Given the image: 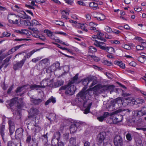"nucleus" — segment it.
Listing matches in <instances>:
<instances>
[{
  "instance_id": "nucleus-1",
  "label": "nucleus",
  "mask_w": 146,
  "mask_h": 146,
  "mask_svg": "<svg viewBox=\"0 0 146 146\" xmlns=\"http://www.w3.org/2000/svg\"><path fill=\"white\" fill-rule=\"evenodd\" d=\"M97 82L96 80H93L90 89L86 90V88L84 87L77 95V98L76 100L77 102V104L80 106L84 108V113L85 114H87L89 112L90 109L92 104V103L90 102L88 100L89 96L94 94L95 92L102 88V86L100 84L97 85L93 88H91Z\"/></svg>"
},
{
  "instance_id": "nucleus-2",
  "label": "nucleus",
  "mask_w": 146,
  "mask_h": 146,
  "mask_svg": "<svg viewBox=\"0 0 146 146\" xmlns=\"http://www.w3.org/2000/svg\"><path fill=\"white\" fill-rule=\"evenodd\" d=\"M12 9L14 11L19 12L18 15H16V18H14L13 22L11 24L26 26H29L31 23L29 21L31 19L30 17L27 15L23 11H21V8L17 5H13L12 6Z\"/></svg>"
},
{
  "instance_id": "nucleus-3",
  "label": "nucleus",
  "mask_w": 146,
  "mask_h": 146,
  "mask_svg": "<svg viewBox=\"0 0 146 146\" xmlns=\"http://www.w3.org/2000/svg\"><path fill=\"white\" fill-rule=\"evenodd\" d=\"M105 132L100 133L97 137V144L99 146H106L109 143V139L106 137Z\"/></svg>"
},
{
  "instance_id": "nucleus-4",
  "label": "nucleus",
  "mask_w": 146,
  "mask_h": 146,
  "mask_svg": "<svg viewBox=\"0 0 146 146\" xmlns=\"http://www.w3.org/2000/svg\"><path fill=\"white\" fill-rule=\"evenodd\" d=\"M75 87L72 84L69 83L68 84L61 87L60 90H64L66 94L69 95H73L75 92Z\"/></svg>"
},
{
  "instance_id": "nucleus-5",
  "label": "nucleus",
  "mask_w": 146,
  "mask_h": 146,
  "mask_svg": "<svg viewBox=\"0 0 146 146\" xmlns=\"http://www.w3.org/2000/svg\"><path fill=\"white\" fill-rule=\"evenodd\" d=\"M69 21L74 27L77 28L81 29L86 32L88 31L87 27L88 25L86 23H80L72 19L69 20Z\"/></svg>"
},
{
  "instance_id": "nucleus-6",
  "label": "nucleus",
  "mask_w": 146,
  "mask_h": 146,
  "mask_svg": "<svg viewBox=\"0 0 146 146\" xmlns=\"http://www.w3.org/2000/svg\"><path fill=\"white\" fill-rule=\"evenodd\" d=\"M44 33H46L47 35L50 37L51 39L54 40V41L57 42L65 45L67 46L69 45V44L67 42H65L60 40L59 38H55L54 35H53L52 32L48 30H45L44 31Z\"/></svg>"
},
{
  "instance_id": "nucleus-7",
  "label": "nucleus",
  "mask_w": 146,
  "mask_h": 146,
  "mask_svg": "<svg viewBox=\"0 0 146 146\" xmlns=\"http://www.w3.org/2000/svg\"><path fill=\"white\" fill-rule=\"evenodd\" d=\"M51 81L49 79H45L42 80L40 84L41 86L34 84L31 86V88L32 89H35L38 90L41 88H44L45 86L48 85V84L50 83Z\"/></svg>"
},
{
  "instance_id": "nucleus-8",
  "label": "nucleus",
  "mask_w": 146,
  "mask_h": 146,
  "mask_svg": "<svg viewBox=\"0 0 146 146\" xmlns=\"http://www.w3.org/2000/svg\"><path fill=\"white\" fill-rule=\"evenodd\" d=\"M113 143L115 146H123L122 139L119 135H117L115 136L113 140Z\"/></svg>"
},
{
  "instance_id": "nucleus-9",
  "label": "nucleus",
  "mask_w": 146,
  "mask_h": 146,
  "mask_svg": "<svg viewBox=\"0 0 146 146\" xmlns=\"http://www.w3.org/2000/svg\"><path fill=\"white\" fill-rule=\"evenodd\" d=\"M10 103L9 105L10 106H13L14 104L16 103H18L19 105H18V107L19 109L21 108L22 104H23V99L21 98H19V100H17V98H15L11 100Z\"/></svg>"
},
{
  "instance_id": "nucleus-10",
  "label": "nucleus",
  "mask_w": 146,
  "mask_h": 146,
  "mask_svg": "<svg viewBox=\"0 0 146 146\" xmlns=\"http://www.w3.org/2000/svg\"><path fill=\"white\" fill-rule=\"evenodd\" d=\"M60 134L59 132H56L54 134V138H53L52 141V145H55L56 143H54V141H56V143L58 142L60 137Z\"/></svg>"
},
{
  "instance_id": "nucleus-11",
  "label": "nucleus",
  "mask_w": 146,
  "mask_h": 146,
  "mask_svg": "<svg viewBox=\"0 0 146 146\" xmlns=\"http://www.w3.org/2000/svg\"><path fill=\"white\" fill-rule=\"evenodd\" d=\"M23 136V131L21 128L17 129L15 132V137L16 139L21 138Z\"/></svg>"
},
{
  "instance_id": "nucleus-12",
  "label": "nucleus",
  "mask_w": 146,
  "mask_h": 146,
  "mask_svg": "<svg viewBox=\"0 0 146 146\" xmlns=\"http://www.w3.org/2000/svg\"><path fill=\"white\" fill-rule=\"evenodd\" d=\"M119 98H118L116 99V100H113V101H111L112 105L109 106V110L111 111V110H113V109H115L113 108L114 107L115 104L122 102L121 100H119Z\"/></svg>"
},
{
  "instance_id": "nucleus-13",
  "label": "nucleus",
  "mask_w": 146,
  "mask_h": 146,
  "mask_svg": "<svg viewBox=\"0 0 146 146\" xmlns=\"http://www.w3.org/2000/svg\"><path fill=\"white\" fill-rule=\"evenodd\" d=\"M94 44L96 46L99 47L102 49L105 50L107 46H105V44L104 42L98 41H96Z\"/></svg>"
},
{
  "instance_id": "nucleus-14",
  "label": "nucleus",
  "mask_w": 146,
  "mask_h": 146,
  "mask_svg": "<svg viewBox=\"0 0 146 146\" xmlns=\"http://www.w3.org/2000/svg\"><path fill=\"white\" fill-rule=\"evenodd\" d=\"M25 61V60H23L20 62H18L15 64L13 67L14 69L15 70H17L19 68H21L23 65Z\"/></svg>"
},
{
  "instance_id": "nucleus-15",
  "label": "nucleus",
  "mask_w": 146,
  "mask_h": 146,
  "mask_svg": "<svg viewBox=\"0 0 146 146\" xmlns=\"http://www.w3.org/2000/svg\"><path fill=\"white\" fill-rule=\"evenodd\" d=\"M97 24L93 22H91L90 23L88 24L89 28L90 30H94L95 32L98 31V30L96 29V27L97 26Z\"/></svg>"
},
{
  "instance_id": "nucleus-16",
  "label": "nucleus",
  "mask_w": 146,
  "mask_h": 146,
  "mask_svg": "<svg viewBox=\"0 0 146 146\" xmlns=\"http://www.w3.org/2000/svg\"><path fill=\"white\" fill-rule=\"evenodd\" d=\"M69 11L68 10H63L62 12V18H63L65 19H68V17L69 15Z\"/></svg>"
},
{
  "instance_id": "nucleus-17",
  "label": "nucleus",
  "mask_w": 146,
  "mask_h": 146,
  "mask_svg": "<svg viewBox=\"0 0 146 146\" xmlns=\"http://www.w3.org/2000/svg\"><path fill=\"white\" fill-rule=\"evenodd\" d=\"M95 32L97 33L96 34L97 36V39L104 41V42L106 41V40L104 38V34L103 33H101L98 30L97 32L96 31Z\"/></svg>"
},
{
  "instance_id": "nucleus-18",
  "label": "nucleus",
  "mask_w": 146,
  "mask_h": 146,
  "mask_svg": "<svg viewBox=\"0 0 146 146\" xmlns=\"http://www.w3.org/2000/svg\"><path fill=\"white\" fill-rule=\"evenodd\" d=\"M16 18V15L13 13H10L8 14L7 17V19L8 20V22L11 23H12L13 20L14 18Z\"/></svg>"
},
{
  "instance_id": "nucleus-19",
  "label": "nucleus",
  "mask_w": 146,
  "mask_h": 146,
  "mask_svg": "<svg viewBox=\"0 0 146 146\" xmlns=\"http://www.w3.org/2000/svg\"><path fill=\"white\" fill-rule=\"evenodd\" d=\"M9 124L10 135H11L13 133L15 130V127L13 123L11 120L9 121Z\"/></svg>"
},
{
  "instance_id": "nucleus-20",
  "label": "nucleus",
  "mask_w": 146,
  "mask_h": 146,
  "mask_svg": "<svg viewBox=\"0 0 146 146\" xmlns=\"http://www.w3.org/2000/svg\"><path fill=\"white\" fill-rule=\"evenodd\" d=\"M60 66V63L58 62H57L53 64L50 67L52 72H53L58 69Z\"/></svg>"
},
{
  "instance_id": "nucleus-21",
  "label": "nucleus",
  "mask_w": 146,
  "mask_h": 146,
  "mask_svg": "<svg viewBox=\"0 0 146 146\" xmlns=\"http://www.w3.org/2000/svg\"><path fill=\"white\" fill-rule=\"evenodd\" d=\"M32 30L33 33L31 32V34H32L33 36L37 38L39 36V32L36 29L33 28Z\"/></svg>"
},
{
  "instance_id": "nucleus-22",
  "label": "nucleus",
  "mask_w": 146,
  "mask_h": 146,
  "mask_svg": "<svg viewBox=\"0 0 146 146\" xmlns=\"http://www.w3.org/2000/svg\"><path fill=\"white\" fill-rule=\"evenodd\" d=\"M76 139L72 137L70 138L68 146H75L76 145Z\"/></svg>"
},
{
  "instance_id": "nucleus-23",
  "label": "nucleus",
  "mask_w": 146,
  "mask_h": 146,
  "mask_svg": "<svg viewBox=\"0 0 146 146\" xmlns=\"http://www.w3.org/2000/svg\"><path fill=\"white\" fill-rule=\"evenodd\" d=\"M144 100L141 98H137L135 99V101H134V104L137 105L139 104H142L144 102Z\"/></svg>"
},
{
  "instance_id": "nucleus-24",
  "label": "nucleus",
  "mask_w": 146,
  "mask_h": 146,
  "mask_svg": "<svg viewBox=\"0 0 146 146\" xmlns=\"http://www.w3.org/2000/svg\"><path fill=\"white\" fill-rule=\"evenodd\" d=\"M128 59H130L132 61L131 62L129 63V66L132 67H135L136 65V63L133 61L134 60V59L133 58V57L128 55Z\"/></svg>"
},
{
  "instance_id": "nucleus-25",
  "label": "nucleus",
  "mask_w": 146,
  "mask_h": 146,
  "mask_svg": "<svg viewBox=\"0 0 146 146\" xmlns=\"http://www.w3.org/2000/svg\"><path fill=\"white\" fill-rule=\"evenodd\" d=\"M77 129V127L75 124L72 125L70 128V133H75Z\"/></svg>"
},
{
  "instance_id": "nucleus-26",
  "label": "nucleus",
  "mask_w": 146,
  "mask_h": 146,
  "mask_svg": "<svg viewBox=\"0 0 146 146\" xmlns=\"http://www.w3.org/2000/svg\"><path fill=\"white\" fill-rule=\"evenodd\" d=\"M134 101H135V99L132 97H128V105L132 106L135 105Z\"/></svg>"
},
{
  "instance_id": "nucleus-27",
  "label": "nucleus",
  "mask_w": 146,
  "mask_h": 146,
  "mask_svg": "<svg viewBox=\"0 0 146 146\" xmlns=\"http://www.w3.org/2000/svg\"><path fill=\"white\" fill-rule=\"evenodd\" d=\"M114 63L119 66L121 68H125V65L122 62L119 61H115L114 62Z\"/></svg>"
},
{
  "instance_id": "nucleus-28",
  "label": "nucleus",
  "mask_w": 146,
  "mask_h": 146,
  "mask_svg": "<svg viewBox=\"0 0 146 146\" xmlns=\"http://www.w3.org/2000/svg\"><path fill=\"white\" fill-rule=\"evenodd\" d=\"M34 131L36 133L39 132L41 130V128L38 125L36 124L34 125V127L33 129Z\"/></svg>"
},
{
  "instance_id": "nucleus-29",
  "label": "nucleus",
  "mask_w": 146,
  "mask_h": 146,
  "mask_svg": "<svg viewBox=\"0 0 146 146\" xmlns=\"http://www.w3.org/2000/svg\"><path fill=\"white\" fill-rule=\"evenodd\" d=\"M89 6L92 7L93 9L95 10L98 7V4L95 2H92L90 3Z\"/></svg>"
},
{
  "instance_id": "nucleus-30",
  "label": "nucleus",
  "mask_w": 146,
  "mask_h": 146,
  "mask_svg": "<svg viewBox=\"0 0 146 146\" xmlns=\"http://www.w3.org/2000/svg\"><path fill=\"white\" fill-rule=\"evenodd\" d=\"M105 50L110 53H113L114 52V49L113 48L107 46Z\"/></svg>"
},
{
  "instance_id": "nucleus-31",
  "label": "nucleus",
  "mask_w": 146,
  "mask_h": 146,
  "mask_svg": "<svg viewBox=\"0 0 146 146\" xmlns=\"http://www.w3.org/2000/svg\"><path fill=\"white\" fill-rule=\"evenodd\" d=\"M27 87V86H25L22 87L18 88L16 90V92L17 93H18L22 91H23V92H25V90H24L26 89Z\"/></svg>"
},
{
  "instance_id": "nucleus-32",
  "label": "nucleus",
  "mask_w": 146,
  "mask_h": 146,
  "mask_svg": "<svg viewBox=\"0 0 146 146\" xmlns=\"http://www.w3.org/2000/svg\"><path fill=\"white\" fill-rule=\"evenodd\" d=\"M94 78H95V77L93 76L87 78L84 80L83 82V84H84V82H86L87 81H88V82L87 83V84H88L89 82L93 81Z\"/></svg>"
},
{
  "instance_id": "nucleus-33",
  "label": "nucleus",
  "mask_w": 146,
  "mask_h": 146,
  "mask_svg": "<svg viewBox=\"0 0 146 146\" xmlns=\"http://www.w3.org/2000/svg\"><path fill=\"white\" fill-rule=\"evenodd\" d=\"M129 119V120H128V125H134L136 120V118L135 117H132L131 120L130 119Z\"/></svg>"
},
{
  "instance_id": "nucleus-34",
  "label": "nucleus",
  "mask_w": 146,
  "mask_h": 146,
  "mask_svg": "<svg viewBox=\"0 0 146 146\" xmlns=\"http://www.w3.org/2000/svg\"><path fill=\"white\" fill-rule=\"evenodd\" d=\"M99 15V16L98 17V20L99 21H103L105 19V16L103 14L100 13Z\"/></svg>"
},
{
  "instance_id": "nucleus-35",
  "label": "nucleus",
  "mask_w": 146,
  "mask_h": 146,
  "mask_svg": "<svg viewBox=\"0 0 146 146\" xmlns=\"http://www.w3.org/2000/svg\"><path fill=\"white\" fill-rule=\"evenodd\" d=\"M50 102L54 103L56 102V100L55 98L51 97L45 103L46 105H48Z\"/></svg>"
},
{
  "instance_id": "nucleus-36",
  "label": "nucleus",
  "mask_w": 146,
  "mask_h": 146,
  "mask_svg": "<svg viewBox=\"0 0 146 146\" xmlns=\"http://www.w3.org/2000/svg\"><path fill=\"white\" fill-rule=\"evenodd\" d=\"M33 143H29V146H38V141L35 139H32Z\"/></svg>"
},
{
  "instance_id": "nucleus-37",
  "label": "nucleus",
  "mask_w": 146,
  "mask_h": 146,
  "mask_svg": "<svg viewBox=\"0 0 146 146\" xmlns=\"http://www.w3.org/2000/svg\"><path fill=\"white\" fill-rule=\"evenodd\" d=\"M146 114V113L145 112H143L141 110H137V116L138 117H141Z\"/></svg>"
},
{
  "instance_id": "nucleus-38",
  "label": "nucleus",
  "mask_w": 146,
  "mask_h": 146,
  "mask_svg": "<svg viewBox=\"0 0 146 146\" xmlns=\"http://www.w3.org/2000/svg\"><path fill=\"white\" fill-rule=\"evenodd\" d=\"M21 31L22 35H31V33L27 29H21Z\"/></svg>"
},
{
  "instance_id": "nucleus-39",
  "label": "nucleus",
  "mask_w": 146,
  "mask_h": 146,
  "mask_svg": "<svg viewBox=\"0 0 146 146\" xmlns=\"http://www.w3.org/2000/svg\"><path fill=\"white\" fill-rule=\"evenodd\" d=\"M97 50L96 48L93 46H90L89 47V52L93 53L96 52Z\"/></svg>"
},
{
  "instance_id": "nucleus-40",
  "label": "nucleus",
  "mask_w": 146,
  "mask_h": 146,
  "mask_svg": "<svg viewBox=\"0 0 146 146\" xmlns=\"http://www.w3.org/2000/svg\"><path fill=\"white\" fill-rule=\"evenodd\" d=\"M5 126L2 125L1 127H0V133H1L2 138L3 139V135H4L3 131L5 129Z\"/></svg>"
},
{
  "instance_id": "nucleus-41",
  "label": "nucleus",
  "mask_w": 146,
  "mask_h": 146,
  "mask_svg": "<svg viewBox=\"0 0 146 146\" xmlns=\"http://www.w3.org/2000/svg\"><path fill=\"white\" fill-rule=\"evenodd\" d=\"M90 57L92 60H94L96 62H98L100 60V58L98 57L95 56H91Z\"/></svg>"
},
{
  "instance_id": "nucleus-42",
  "label": "nucleus",
  "mask_w": 146,
  "mask_h": 146,
  "mask_svg": "<svg viewBox=\"0 0 146 146\" xmlns=\"http://www.w3.org/2000/svg\"><path fill=\"white\" fill-rule=\"evenodd\" d=\"M39 50L40 49H37L31 51V52H30L27 55V57L28 58H29L34 52Z\"/></svg>"
},
{
  "instance_id": "nucleus-43",
  "label": "nucleus",
  "mask_w": 146,
  "mask_h": 146,
  "mask_svg": "<svg viewBox=\"0 0 146 146\" xmlns=\"http://www.w3.org/2000/svg\"><path fill=\"white\" fill-rule=\"evenodd\" d=\"M38 112V111L36 109H32L30 110L29 113L33 115H35Z\"/></svg>"
},
{
  "instance_id": "nucleus-44",
  "label": "nucleus",
  "mask_w": 146,
  "mask_h": 146,
  "mask_svg": "<svg viewBox=\"0 0 146 146\" xmlns=\"http://www.w3.org/2000/svg\"><path fill=\"white\" fill-rule=\"evenodd\" d=\"M104 29L108 33H111L112 32V31L111 28L107 26L105 27Z\"/></svg>"
},
{
  "instance_id": "nucleus-45",
  "label": "nucleus",
  "mask_w": 146,
  "mask_h": 146,
  "mask_svg": "<svg viewBox=\"0 0 146 146\" xmlns=\"http://www.w3.org/2000/svg\"><path fill=\"white\" fill-rule=\"evenodd\" d=\"M145 58L142 57L141 56L137 58L138 60L141 63H143L145 61Z\"/></svg>"
},
{
  "instance_id": "nucleus-46",
  "label": "nucleus",
  "mask_w": 146,
  "mask_h": 146,
  "mask_svg": "<svg viewBox=\"0 0 146 146\" xmlns=\"http://www.w3.org/2000/svg\"><path fill=\"white\" fill-rule=\"evenodd\" d=\"M71 50V53H70L73 54V53L72 52L73 51H75L76 52H80L79 50L77 48L73 47L71 49H70Z\"/></svg>"
},
{
  "instance_id": "nucleus-47",
  "label": "nucleus",
  "mask_w": 146,
  "mask_h": 146,
  "mask_svg": "<svg viewBox=\"0 0 146 146\" xmlns=\"http://www.w3.org/2000/svg\"><path fill=\"white\" fill-rule=\"evenodd\" d=\"M118 119L119 118L118 117H114L113 118V123H116L121 121V120H119Z\"/></svg>"
},
{
  "instance_id": "nucleus-48",
  "label": "nucleus",
  "mask_w": 146,
  "mask_h": 146,
  "mask_svg": "<svg viewBox=\"0 0 146 146\" xmlns=\"http://www.w3.org/2000/svg\"><path fill=\"white\" fill-rule=\"evenodd\" d=\"M136 48L137 50H141L144 49V47L141 45H139L136 46Z\"/></svg>"
},
{
  "instance_id": "nucleus-49",
  "label": "nucleus",
  "mask_w": 146,
  "mask_h": 146,
  "mask_svg": "<svg viewBox=\"0 0 146 146\" xmlns=\"http://www.w3.org/2000/svg\"><path fill=\"white\" fill-rule=\"evenodd\" d=\"M54 33L64 36L67 35V34L66 33L61 31L58 32V31H56Z\"/></svg>"
},
{
  "instance_id": "nucleus-50",
  "label": "nucleus",
  "mask_w": 146,
  "mask_h": 146,
  "mask_svg": "<svg viewBox=\"0 0 146 146\" xmlns=\"http://www.w3.org/2000/svg\"><path fill=\"white\" fill-rule=\"evenodd\" d=\"M32 25H37L40 24L39 22L35 20H33L32 21Z\"/></svg>"
},
{
  "instance_id": "nucleus-51",
  "label": "nucleus",
  "mask_w": 146,
  "mask_h": 146,
  "mask_svg": "<svg viewBox=\"0 0 146 146\" xmlns=\"http://www.w3.org/2000/svg\"><path fill=\"white\" fill-rule=\"evenodd\" d=\"M110 42L111 44H119L120 43V41L118 40H111Z\"/></svg>"
},
{
  "instance_id": "nucleus-52",
  "label": "nucleus",
  "mask_w": 146,
  "mask_h": 146,
  "mask_svg": "<svg viewBox=\"0 0 146 146\" xmlns=\"http://www.w3.org/2000/svg\"><path fill=\"white\" fill-rule=\"evenodd\" d=\"M100 13L97 12H94L92 13V15L94 17L96 18L97 19L98 17L99 16Z\"/></svg>"
},
{
  "instance_id": "nucleus-53",
  "label": "nucleus",
  "mask_w": 146,
  "mask_h": 146,
  "mask_svg": "<svg viewBox=\"0 0 146 146\" xmlns=\"http://www.w3.org/2000/svg\"><path fill=\"white\" fill-rule=\"evenodd\" d=\"M85 17L87 21L90 20L91 19V16L89 13H87L85 15Z\"/></svg>"
},
{
  "instance_id": "nucleus-54",
  "label": "nucleus",
  "mask_w": 146,
  "mask_h": 146,
  "mask_svg": "<svg viewBox=\"0 0 146 146\" xmlns=\"http://www.w3.org/2000/svg\"><path fill=\"white\" fill-rule=\"evenodd\" d=\"M56 84H57L56 86L57 87L60 86L63 84V82L62 80H60L58 81Z\"/></svg>"
},
{
  "instance_id": "nucleus-55",
  "label": "nucleus",
  "mask_w": 146,
  "mask_h": 146,
  "mask_svg": "<svg viewBox=\"0 0 146 146\" xmlns=\"http://www.w3.org/2000/svg\"><path fill=\"white\" fill-rule=\"evenodd\" d=\"M14 40L15 41H21L23 40H31V39H28L26 38H16Z\"/></svg>"
},
{
  "instance_id": "nucleus-56",
  "label": "nucleus",
  "mask_w": 146,
  "mask_h": 146,
  "mask_svg": "<svg viewBox=\"0 0 146 146\" xmlns=\"http://www.w3.org/2000/svg\"><path fill=\"white\" fill-rule=\"evenodd\" d=\"M54 23L57 25H64V23L60 21H55Z\"/></svg>"
},
{
  "instance_id": "nucleus-57",
  "label": "nucleus",
  "mask_w": 146,
  "mask_h": 146,
  "mask_svg": "<svg viewBox=\"0 0 146 146\" xmlns=\"http://www.w3.org/2000/svg\"><path fill=\"white\" fill-rule=\"evenodd\" d=\"M3 35L4 36L8 37L10 36L11 34L7 32H5L3 33Z\"/></svg>"
},
{
  "instance_id": "nucleus-58",
  "label": "nucleus",
  "mask_w": 146,
  "mask_h": 146,
  "mask_svg": "<svg viewBox=\"0 0 146 146\" xmlns=\"http://www.w3.org/2000/svg\"><path fill=\"white\" fill-rule=\"evenodd\" d=\"M31 139V137L30 135H28L27 137L26 141L27 143H29Z\"/></svg>"
},
{
  "instance_id": "nucleus-59",
  "label": "nucleus",
  "mask_w": 146,
  "mask_h": 146,
  "mask_svg": "<svg viewBox=\"0 0 146 146\" xmlns=\"http://www.w3.org/2000/svg\"><path fill=\"white\" fill-rule=\"evenodd\" d=\"M41 61L42 63L46 64L48 62V60L47 58H45L42 60Z\"/></svg>"
},
{
  "instance_id": "nucleus-60",
  "label": "nucleus",
  "mask_w": 146,
  "mask_h": 146,
  "mask_svg": "<svg viewBox=\"0 0 146 146\" xmlns=\"http://www.w3.org/2000/svg\"><path fill=\"white\" fill-rule=\"evenodd\" d=\"M37 38H39L40 39L42 40H44L45 39V37L44 36L42 35H40V34H39V36Z\"/></svg>"
},
{
  "instance_id": "nucleus-61",
  "label": "nucleus",
  "mask_w": 146,
  "mask_h": 146,
  "mask_svg": "<svg viewBox=\"0 0 146 146\" xmlns=\"http://www.w3.org/2000/svg\"><path fill=\"white\" fill-rule=\"evenodd\" d=\"M55 116L54 114L53 113H51L49 115V117H48V119L50 120L51 119H54V117Z\"/></svg>"
},
{
  "instance_id": "nucleus-62",
  "label": "nucleus",
  "mask_w": 146,
  "mask_h": 146,
  "mask_svg": "<svg viewBox=\"0 0 146 146\" xmlns=\"http://www.w3.org/2000/svg\"><path fill=\"white\" fill-rule=\"evenodd\" d=\"M104 119V117L102 115V116L97 117V119L100 121H102Z\"/></svg>"
},
{
  "instance_id": "nucleus-63",
  "label": "nucleus",
  "mask_w": 146,
  "mask_h": 146,
  "mask_svg": "<svg viewBox=\"0 0 146 146\" xmlns=\"http://www.w3.org/2000/svg\"><path fill=\"white\" fill-rule=\"evenodd\" d=\"M137 110H133L132 112V113L133 116V117H135V116H137Z\"/></svg>"
},
{
  "instance_id": "nucleus-64",
  "label": "nucleus",
  "mask_w": 146,
  "mask_h": 146,
  "mask_svg": "<svg viewBox=\"0 0 146 146\" xmlns=\"http://www.w3.org/2000/svg\"><path fill=\"white\" fill-rule=\"evenodd\" d=\"M78 78V74H77L76 75L73 77V82H75L76 80H77Z\"/></svg>"
}]
</instances>
